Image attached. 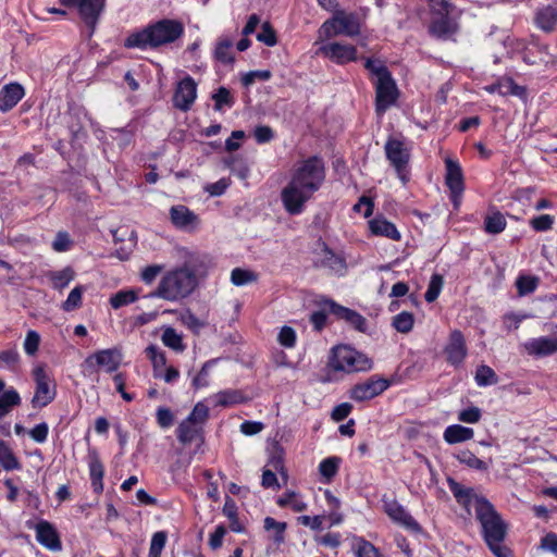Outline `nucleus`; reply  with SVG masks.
<instances>
[{"label":"nucleus","mask_w":557,"mask_h":557,"mask_svg":"<svg viewBox=\"0 0 557 557\" xmlns=\"http://www.w3.org/2000/svg\"><path fill=\"white\" fill-rule=\"evenodd\" d=\"M325 176V164L320 157L312 156L300 162L281 191L285 211L290 215L301 214L306 203L322 187Z\"/></svg>","instance_id":"obj_1"},{"label":"nucleus","mask_w":557,"mask_h":557,"mask_svg":"<svg viewBox=\"0 0 557 557\" xmlns=\"http://www.w3.org/2000/svg\"><path fill=\"white\" fill-rule=\"evenodd\" d=\"M197 285V258L193 256L182 265L168 271L150 296L172 302L180 301L193 294Z\"/></svg>","instance_id":"obj_2"},{"label":"nucleus","mask_w":557,"mask_h":557,"mask_svg":"<svg viewBox=\"0 0 557 557\" xmlns=\"http://www.w3.org/2000/svg\"><path fill=\"white\" fill-rule=\"evenodd\" d=\"M184 35V25L177 20L162 18L146 27L131 33L124 47L132 49H158L175 42Z\"/></svg>","instance_id":"obj_3"},{"label":"nucleus","mask_w":557,"mask_h":557,"mask_svg":"<svg viewBox=\"0 0 557 557\" xmlns=\"http://www.w3.org/2000/svg\"><path fill=\"white\" fill-rule=\"evenodd\" d=\"M475 516L482 527L483 537L496 557H508L502 543L507 533V525L485 497H476Z\"/></svg>","instance_id":"obj_4"},{"label":"nucleus","mask_w":557,"mask_h":557,"mask_svg":"<svg viewBox=\"0 0 557 557\" xmlns=\"http://www.w3.org/2000/svg\"><path fill=\"white\" fill-rule=\"evenodd\" d=\"M431 36L446 40L457 33L458 24L454 17L455 5L449 0H428Z\"/></svg>","instance_id":"obj_5"},{"label":"nucleus","mask_w":557,"mask_h":557,"mask_svg":"<svg viewBox=\"0 0 557 557\" xmlns=\"http://www.w3.org/2000/svg\"><path fill=\"white\" fill-rule=\"evenodd\" d=\"M361 33L359 16L354 12L335 10L332 17L326 20L319 29L320 38L336 36L356 37Z\"/></svg>","instance_id":"obj_6"},{"label":"nucleus","mask_w":557,"mask_h":557,"mask_svg":"<svg viewBox=\"0 0 557 557\" xmlns=\"http://www.w3.org/2000/svg\"><path fill=\"white\" fill-rule=\"evenodd\" d=\"M329 364L335 371L352 373L372 369L373 362L364 354L343 345L333 348Z\"/></svg>","instance_id":"obj_7"},{"label":"nucleus","mask_w":557,"mask_h":557,"mask_svg":"<svg viewBox=\"0 0 557 557\" xmlns=\"http://www.w3.org/2000/svg\"><path fill=\"white\" fill-rule=\"evenodd\" d=\"M104 8L106 0H72V9L75 11L87 39L94 35Z\"/></svg>","instance_id":"obj_8"},{"label":"nucleus","mask_w":557,"mask_h":557,"mask_svg":"<svg viewBox=\"0 0 557 557\" xmlns=\"http://www.w3.org/2000/svg\"><path fill=\"white\" fill-rule=\"evenodd\" d=\"M384 151L389 164L396 171L399 180L405 184L408 181L410 149L406 146L404 140L388 137L384 145Z\"/></svg>","instance_id":"obj_9"},{"label":"nucleus","mask_w":557,"mask_h":557,"mask_svg":"<svg viewBox=\"0 0 557 557\" xmlns=\"http://www.w3.org/2000/svg\"><path fill=\"white\" fill-rule=\"evenodd\" d=\"M445 185L449 189L454 209L458 210L465 191L463 172L460 163L448 157L445 159Z\"/></svg>","instance_id":"obj_10"},{"label":"nucleus","mask_w":557,"mask_h":557,"mask_svg":"<svg viewBox=\"0 0 557 557\" xmlns=\"http://www.w3.org/2000/svg\"><path fill=\"white\" fill-rule=\"evenodd\" d=\"M391 386V381L377 374L355 384L349 389V398L357 401H368L383 394Z\"/></svg>","instance_id":"obj_11"},{"label":"nucleus","mask_w":557,"mask_h":557,"mask_svg":"<svg viewBox=\"0 0 557 557\" xmlns=\"http://www.w3.org/2000/svg\"><path fill=\"white\" fill-rule=\"evenodd\" d=\"M375 110L383 114L388 110L399 96V91L392 74L375 82Z\"/></svg>","instance_id":"obj_12"},{"label":"nucleus","mask_w":557,"mask_h":557,"mask_svg":"<svg viewBox=\"0 0 557 557\" xmlns=\"http://www.w3.org/2000/svg\"><path fill=\"white\" fill-rule=\"evenodd\" d=\"M33 376L36 382V389L32 398V406L35 409H40L53 400L55 393L49 385V379L42 364L33 369Z\"/></svg>","instance_id":"obj_13"},{"label":"nucleus","mask_w":557,"mask_h":557,"mask_svg":"<svg viewBox=\"0 0 557 557\" xmlns=\"http://www.w3.org/2000/svg\"><path fill=\"white\" fill-rule=\"evenodd\" d=\"M382 502L384 511L391 520L412 533H421L422 528L419 522L396 499L383 498Z\"/></svg>","instance_id":"obj_14"},{"label":"nucleus","mask_w":557,"mask_h":557,"mask_svg":"<svg viewBox=\"0 0 557 557\" xmlns=\"http://www.w3.org/2000/svg\"><path fill=\"white\" fill-rule=\"evenodd\" d=\"M319 53L339 65L357 60V48L349 44L330 42L320 47Z\"/></svg>","instance_id":"obj_15"},{"label":"nucleus","mask_w":557,"mask_h":557,"mask_svg":"<svg viewBox=\"0 0 557 557\" xmlns=\"http://www.w3.org/2000/svg\"><path fill=\"white\" fill-rule=\"evenodd\" d=\"M197 97V84L190 77H184L176 87L173 96L174 107L186 112L190 109Z\"/></svg>","instance_id":"obj_16"},{"label":"nucleus","mask_w":557,"mask_h":557,"mask_svg":"<svg viewBox=\"0 0 557 557\" xmlns=\"http://www.w3.org/2000/svg\"><path fill=\"white\" fill-rule=\"evenodd\" d=\"M324 307L338 320H344L359 332H366L367 320L357 311L341 306L331 299L324 301Z\"/></svg>","instance_id":"obj_17"},{"label":"nucleus","mask_w":557,"mask_h":557,"mask_svg":"<svg viewBox=\"0 0 557 557\" xmlns=\"http://www.w3.org/2000/svg\"><path fill=\"white\" fill-rule=\"evenodd\" d=\"M444 352L446 360L454 367H459L467 357V346L462 333L455 330L450 333L449 342L446 345Z\"/></svg>","instance_id":"obj_18"},{"label":"nucleus","mask_w":557,"mask_h":557,"mask_svg":"<svg viewBox=\"0 0 557 557\" xmlns=\"http://www.w3.org/2000/svg\"><path fill=\"white\" fill-rule=\"evenodd\" d=\"M523 347L530 356L535 358L552 356L557 354V336H540L536 338H531L523 344Z\"/></svg>","instance_id":"obj_19"},{"label":"nucleus","mask_w":557,"mask_h":557,"mask_svg":"<svg viewBox=\"0 0 557 557\" xmlns=\"http://www.w3.org/2000/svg\"><path fill=\"white\" fill-rule=\"evenodd\" d=\"M321 268L329 269L332 273L342 276L346 273L347 263L343 256L335 253L327 245L323 244L321 259L318 262Z\"/></svg>","instance_id":"obj_20"},{"label":"nucleus","mask_w":557,"mask_h":557,"mask_svg":"<svg viewBox=\"0 0 557 557\" xmlns=\"http://www.w3.org/2000/svg\"><path fill=\"white\" fill-rule=\"evenodd\" d=\"M534 25L544 33H553L557 27V5L539 8L534 14Z\"/></svg>","instance_id":"obj_21"},{"label":"nucleus","mask_w":557,"mask_h":557,"mask_svg":"<svg viewBox=\"0 0 557 557\" xmlns=\"http://www.w3.org/2000/svg\"><path fill=\"white\" fill-rule=\"evenodd\" d=\"M36 540L50 550L61 549V542L55 529L48 521H40L36 525Z\"/></svg>","instance_id":"obj_22"},{"label":"nucleus","mask_w":557,"mask_h":557,"mask_svg":"<svg viewBox=\"0 0 557 557\" xmlns=\"http://www.w3.org/2000/svg\"><path fill=\"white\" fill-rule=\"evenodd\" d=\"M24 97V88L17 83H10L0 89V111L8 112Z\"/></svg>","instance_id":"obj_23"},{"label":"nucleus","mask_w":557,"mask_h":557,"mask_svg":"<svg viewBox=\"0 0 557 557\" xmlns=\"http://www.w3.org/2000/svg\"><path fill=\"white\" fill-rule=\"evenodd\" d=\"M95 361L97 366L104 368L107 372L115 371L122 361V355L117 349H103L88 357L86 362Z\"/></svg>","instance_id":"obj_24"},{"label":"nucleus","mask_w":557,"mask_h":557,"mask_svg":"<svg viewBox=\"0 0 557 557\" xmlns=\"http://www.w3.org/2000/svg\"><path fill=\"white\" fill-rule=\"evenodd\" d=\"M88 468L94 492L97 494L102 493L104 467L96 453H90L88 455Z\"/></svg>","instance_id":"obj_25"},{"label":"nucleus","mask_w":557,"mask_h":557,"mask_svg":"<svg viewBox=\"0 0 557 557\" xmlns=\"http://www.w3.org/2000/svg\"><path fill=\"white\" fill-rule=\"evenodd\" d=\"M372 234L384 236L393 240H400L401 235L396 228L395 224L387 221L385 218H375L369 222Z\"/></svg>","instance_id":"obj_26"},{"label":"nucleus","mask_w":557,"mask_h":557,"mask_svg":"<svg viewBox=\"0 0 557 557\" xmlns=\"http://www.w3.org/2000/svg\"><path fill=\"white\" fill-rule=\"evenodd\" d=\"M474 431L471 428L460 424L448 425L443 434V438L448 444H458L472 440Z\"/></svg>","instance_id":"obj_27"},{"label":"nucleus","mask_w":557,"mask_h":557,"mask_svg":"<svg viewBox=\"0 0 557 557\" xmlns=\"http://www.w3.org/2000/svg\"><path fill=\"white\" fill-rule=\"evenodd\" d=\"M171 222L178 228H186L197 220L196 214L185 206H174L170 210Z\"/></svg>","instance_id":"obj_28"},{"label":"nucleus","mask_w":557,"mask_h":557,"mask_svg":"<svg viewBox=\"0 0 557 557\" xmlns=\"http://www.w3.org/2000/svg\"><path fill=\"white\" fill-rule=\"evenodd\" d=\"M448 486L457 503L463 507L471 505L472 500L476 503L478 495L474 494L473 488L465 487L454 479H448Z\"/></svg>","instance_id":"obj_29"},{"label":"nucleus","mask_w":557,"mask_h":557,"mask_svg":"<svg viewBox=\"0 0 557 557\" xmlns=\"http://www.w3.org/2000/svg\"><path fill=\"white\" fill-rule=\"evenodd\" d=\"M161 342L168 348L175 352H183L186 349V345L183 343L182 334L172 326H165L161 335Z\"/></svg>","instance_id":"obj_30"},{"label":"nucleus","mask_w":557,"mask_h":557,"mask_svg":"<svg viewBox=\"0 0 557 557\" xmlns=\"http://www.w3.org/2000/svg\"><path fill=\"white\" fill-rule=\"evenodd\" d=\"M268 466H271L273 468V470H271V469L263 470L261 484L265 488L278 487L277 478H276V474L274 471L283 470V468H284L283 460L280 457H272L269 460Z\"/></svg>","instance_id":"obj_31"},{"label":"nucleus","mask_w":557,"mask_h":557,"mask_svg":"<svg viewBox=\"0 0 557 557\" xmlns=\"http://www.w3.org/2000/svg\"><path fill=\"white\" fill-rule=\"evenodd\" d=\"M200 428L188 419H184L177 426V440L182 444L191 443L199 434Z\"/></svg>","instance_id":"obj_32"},{"label":"nucleus","mask_w":557,"mask_h":557,"mask_svg":"<svg viewBox=\"0 0 557 557\" xmlns=\"http://www.w3.org/2000/svg\"><path fill=\"white\" fill-rule=\"evenodd\" d=\"M455 458L462 465L467 466L470 469L486 471L488 469V463L480 458H478L472 451L469 449H462L455 455Z\"/></svg>","instance_id":"obj_33"},{"label":"nucleus","mask_w":557,"mask_h":557,"mask_svg":"<svg viewBox=\"0 0 557 557\" xmlns=\"http://www.w3.org/2000/svg\"><path fill=\"white\" fill-rule=\"evenodd\" d=\"M507 222L503 213L494 211L484 220V230L488 234H499L506 228Z\"/></svg>","instance_id":"obj_34"},{"label":"nucleus","mask_w":557,"mask_h":557,"mask_svg":"<svg viewBox=\"0 0 557 557\" xmlns=\"http://www.w3.org/2000/svg\"><path fill=\"white\" fill-rule=\"evenodd\" d=\"M474 380L476 385L480 387H486L498 383L496 372L486 364H481L476 368Z\"/></svg>","instance_id":"obj_35"},{"label":"nucleus","mask_w":557,"mask_h":557,"mask_svg":"<svg viewBox=\"0 0 557 557\" xmlns=\"http://www.w3.org/2000/svg\"><path fill=\"white\" fill-rule=\"evenodd\" d=\"M342 459L337 456H332L323 459L319 465V472L324 478L325 482L331 480L337 474Z\"/></svg>","instance_id":"obj_36"},{"label":"nucleus","mask_w":557,"mask_h":557,"mask_svg":"<svg viewBox=\"0 0 557 557\" xmlns=\"http://www.w3.org/2000/svg\"><path fill=\"white\" fill-rule=\"evenodd\" d=\"M414 317L409 311H401L392 319V326L399 333L408 334L413 329Z\"/></svg>","instance_id":"obj_37"},{"label":"nucleus","mask_w":557,"mask_h":557,"mask_svg":"<svg viewBox=\"0 0 557 557\" xmlns=\"http://www.w3.org/2000/svg\"><path fill=\"white\" fill-rule=\"evenodd\" d=\"M500 96H516L520 99L527 97V88L518 85L511 77L500 78Z\"/></svg>","instance_id":"obj_38"},{"label":"nucleus","mask_w":557,"mask_h":557,"mask_svg":"<svg viewBox=\"0 0 557 557\" xmlns=\"http://www.w3.org/2000/svg\"><path fill=\"white\" fill-rule=\"evenodd\" d=\"M280 507H290L295 512H302L308 505L295 492H286L277 499Z\"/></svg>","instance_id":"obj_39"},{"label":"nucleus","mask_w":557,"mask_h":557,"mask_svg":"<svg viewBox=\"0 0 557 557\" xmlns=\"http://www.w3.org/2000/svg\"><path fill=\"white\" fill-rule=\"evenodd\" d=\"M264 529L268 532H273V541L276 544H282L285 540V531L287 528L286 522L276 521L272 517L264 518Z\"/></svg>","instance_id":"obj_40"},{"label":"nucleus","mask_w":557,"mask_h":557,"mask_svg":"<svg viewBox=\"0 0 557 557\" xmlns=\"http://www.w3.org/2000/svg\"><path fill=\"white\" fill-rule=\"evenodd\" d=\"M516 287L520 297L532 294L539 286V278L533 275H519L516 280Z\"/></svg>","instance_id":"obj_41"},{"label":"nucleus","mask_w":557,"mask_h":557,"mask_svg":"<svg viewBox=\"0 0 557 557\" xmlns=\"http://www.w3.org/2000/svg\"><path fill=\"white\" fill-rule=\"evenodd\" d=\"M21 403L18 393L11 388L0 395V418L4 417L10 412L12 407L17 406Z\"/></svg>","instance_id":"obj_42"},{"label":"nucleus","mask_w":557,"mask_h":557,"mask_svg":"<svg viewBox=\"0 0 557 557\" xmlns=\"http://www.w3.org/2000/svg\"><path fill=\"white\" fill-rule=\"evenodd\" d=\"M356 557H379L377 548L369 541L358 537L352 546Z\"/></svg>","instance_id":"obj_43"},{"label":"nucleus","mask_w":557,"mask_h":557,"mask_svg":"<svg viewBox=\"0 0 557 557\" xmlns=\"http://www.w3.org/2000/svg\"><path fill=\"white\" fill-rule=\"evenodd\" d=\"M0 463L5 470H15L20 468L18 460L3 441H0Z\"/></svg>","instance_id":"obj_44"},{"label":"nucleus","mask_w":557,"mask_h":557,"mask_svg":"<svg viewBox=\"0 0 557 557\" xmlns=\"http://www.w3.org/2000/svg\"><path fill=\"white\" fill-rule=\"evenodd\" d=\"M137 294L134 290H119L110 298V305L113 309L133 304L137 300Z\"/></svg>","instance_id":"obj_45"},{"label":"nucleus","mask_w":557,"mask_h":557,"mask_svg":"<svg viewBox=\"0 0 557 557\" xmlns=\"http://www.w3.org/2000/svg\"><path fill=\"white\" fill-rule=\"evenodd\" d=\"M444 285V278L440 274H433L431 276L428 289L424 294L426 302H433L437 299Z\"/></svg>","instance_id":"obj_46"},{"label":"nucleus","mask_w":557,"mask_h":557,"mask_svg":"<svg viewBox=\"0 0 557 557\" xmlns=\"http://www.w3.org/2000/svg\"><path fill=\"white\" fill-rule=\"evenodd\" d=\"M168 540L166 532L158 531L153 533L150 542L148 557H161Z\"/></svg>","instance_id":"obj_47"},{"label":"nucleus","mask_w":557,"mask_h":557,"mask_svg":"<svg viewBox=\"0 0 557 557\" xmlns=\"http://www.w3.org/2000/svg\"><path fill=\"white\" fill-rule=\"evenodd\" d=\"M233 41L230 39H222L215 47V58L222 63H232L234 57L232 54Z\"/></svg>","instance_id":"obj_48"},{"label":"nucleus","mask_w":557,"mask_h":557,"mask_svg":"<svg viewBox=\"0 0 557 557\" xmlns=\"http://www.w3.org/2000/svg\"><path fill=\"white\" fill-rule=\"evenodd\" d=\"M214 101V110L221 111L223 107L231 108L234 104V99L231 92L225 87H219L218 90L212 95Z\"/></svg>","instance_id":"obj_49"},{"label":"nucleus","mask_w":557,"mask_h":557,"mask_svg":"<svg viewBox=\"0 0 557 557\" xmlns=\"http://www.w3.org/2000/svg\"><path fill=\"white\" fill-rule=\"evenodd\" d=\"M243 401L242 393L234 389H226L218 393L216 404L223 407L233 406Z\"/></svg>","instance_id":"obj_50"},{"label":"nucleus","mask_w":557,"mask_h":557,"mask_svg":"<svg viewBox=\"0 0 557 557\" xmlns=\"http://www.w3.org/2000/svg\"><path fill=\"white\" fill-rule=\"evenodd\" d=\"M40 335L37 331L29 330L26 333L23 348L26 355L28 356H35L38 351L39 345H40Z\"/></svg>","instance_id":"obj_51"},{"label":"nucleus","mask_w":557,"mask_h":557,"mask_svg":"<svg viewBox=\"0 0 557 557\" xmlns=\"http://www.w3.org/2000/svg\"><path fill=\"white\" fill-rule=\"evenodd\" d=\"M364 67L376 77V81L391 75L387 66L380 60L367 59Z\"/></svg>","instance_id":"obj_52"},{"label":"nucleus","mask_w":557,"mask_h":557,"mask_svg":"<svg viewBox=\"0 0 557 557\" xmlns=\"http://www.w3.org/2000/svg\"><path fill=\"white\" fill-rule=\"evenodd\" d=\"M215 363V360H209L203 363L198 374L193 380V386L198 388H203L209 385V375H210V368Z\"/></svg>","instance_id":"obj_53"},{"label":"nucleus","mask_w":557,"mask_h":557,"mask_svg":"<svg viewBox=\"0 0 557 557\" xmlns=\"http://www.w3.org/2000/svg\"><path fill=\"white\" fill-rule=\"evenodd\" d=\"M253 281H256V275L251 271L235 268L231 273V282L236 286H243Z\"/></svg>","instance_id":"obj_54"},{"label":"nucleus","mask_w":557,"mask_h":557,"mask_svg":"<svg viewBox=\"0 0 557 557\" xmlns=\"http://www.w3.org/2000/svg\"><path fill=\"white\" fill-rule=\"evenodd\" d=\"M20 361V354L15 348L0 351V368L15 369Z\"/></svg>","instance_id":"obj_55"},{"label":"nucleus","mask_w":557,"mask_h":557,"mask_svg":"<svg viewBox=\"0 0 557 557\" xmlns=\"http://www.w3.org/2000/svg\"><path fill=\"white\" fill-rule=\"evenodd\" d=\"M257 39L268 47H273L277 42L275 30L272 28L269 22H264L261 25V30L257 35Z\"/></svg>","instance_id":"obj_56"},{"label":"nucleus","mask_w":557,"mask_h":557,"mask_svg":"<svg viewBox=\"0 0 557 557\" xmlns=\"http://www.w3.org/2000/svg\"><path fill=\"white\" fill-rule=\"evenodd\" d=\"M49 277L53 288L58 290H63L70 284V272L67 268L59 272H50Z\"/></svg>","instance_id":"obj_57"},{"label":"nucleus","mask_w":557,"mask_h":557,"mask_svg":"<svg viewBox=\"0 0 557 557\" xmlns=\"http://www.w3.org/2000/svg\"><path fill=\"white\" fill-rule=\"evenodd\" d=\"M181 322L194 333H199L205 326V323L189 310L181 315Z\"/></svg>","instance_id":"obj_58"},{"label":"nucleus","mask_w":557,"mask_h":557,"mask_svg":"<svg viewBox=\"0 0 557 557\" xmlns=\"http://www.w3.org/2000/svg\"><path fill=\"white\" fill-rule=\"evenodd\" d=\"M554 216L549 214H542L533 218L530 221V225L536 232H546L553 227Z\"/></svg>","instance_id":"obj_59"},{"label":"nucleus","mask_w":557,"mask_h":557,"mask_svg":"<svg viewBox=\"0 0 557 557\" xmlns=\"http://www.w3.org/2000/svg\"><path fill=\"white\" fill-rule=\"evenodd\" d=\"M296 332L290 326H283L277 335L278 343L286 348H293L296 344Z\"/></svg>","instance_id":"obj_60"},{"label":"nucleus","mask_w":557,"mask_h":557,"mask_svg":"<svg viewBox=\"0 0 557 557\" xmlns=\"http://www.w3.org/2000/svg\"><path fill=\"white\" fill-rule=\"evenodd\" d=\"M163 264H150L143 269L140 278L147 285L152 284L157 276L163 271Z\"/></svg>","instance_id":"obj_61"},{"label":"nucleus","mask_w":557,"mask_h":557,"mask_svg":"<svg viewBox=\"0 0 557 557\" xmlns=\"http://www.w3.org/2000/svg\"><path fill=\"white\" fill-rule=\"evenodd\" d=\"M209 416V409L202 403H198L186 419L196 424L203 423Z\"/></svg>","instance_id":"obj_62"},{"label":"nucleus","mask_w":557,"mask_h":557,"mask_svg":"<svg viewBox=\"0 0 557 557\" xmlns=\"http://www.w3.org/2000/svg\"><path fill=\"white\" fill-rule=\"evenodd\" d=\"M482 417L481 410L478 407H469L461 410L458 414V420L465 423H476Z\"/></svg>","instance_id":"obj_63"},{"label":"nucleus","mask_w":557,"mask_h":557,"mask_svg":"<svg viewBox=\"0 0 557 557\" xmlns=\"http://www.w3.org/2000/svg\"><path fill=\"white\" fill-rule=\"evenodd\" d=\"M253 135L258 144H267L274 138L273 129L267 125L257 126L255 128Z\"/></svg>","instance_id":"obj_64"}]
</instances>
